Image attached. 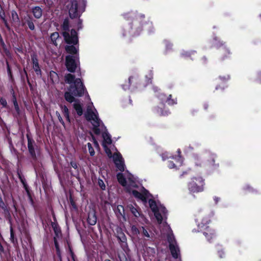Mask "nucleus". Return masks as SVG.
<instances>
[{
    "label": "nucleus",
    "instance_id": "nucleus-1",
    "mask_svg": "<svg viewBox=\"0 0 261 261\" xmlns=\"http://www.w3.org/2000/svg\"><path fill=\"white\" fill-rule=\"evenodd\" d=\"M117 179L126 190L127 192L132 194L138 200L142 201L143 203L146 204L148 201L149 207L153 213L158 223L163 227L161 229V232L163 234H167L168 236L169 231L165 227L164 223L166 221L167 215V211L165 206L159 201H156L151 198V195L143 187L137 185L136 180L133 175L126 172L124 173H119L117 175Z\"/></svg>",
    "mask_w": 261,
    "mask_h": 261
},
{
    "label": "nucleus",
    "instance_id": "nucleus-2",
    "mask_svg": "<svg viewBox=\"0 0 261 261\" xmlns=\"http://www.w3.org/2000/svg\"><path fill=\"white\" fill-rule=\"evenodd\" d=\"M85 117L86 119L92 124L94 133L97 135L102 134L103 139L102 146L109 158H113L116 168L119 171H124L125 168L124 161L121 154L119 152H115L112 155L111 150L108 147L112 143L111 136L107 132L106 127L99 118L98 112L94 108L92 102H90V105L88 106Z\"/></svg>",
    "mask_w": 261,
    "mask_h": 261
},
{
    "label": "nucleus",
    "instance_id": "nucleus-3",
    "mask_svg": "<svg viewBox=\"0 0 261 261\" xmlns=\"http://www.w3.org/2000/svg\"><path fill=\"white\" fill-rule=\"evenodd\" d=\"M124 17L127 20H130L127 25L123 28V36H136L140 34L142 31V28L146 30L149 33L154 31V28L152 23L149 20L145 21L142 24L143 19L144 15L142 14H137L134 12H130L124 14Z\"/></svg>",
    "mask_w": 261,
    "mask_h": 261
},
{
    "label": "nucleus",
    "instance_id": "nucleus-4",
    "mask_svg": "<svg viewBox=\"0 0 261 261\" xmlns=\"http://www.w3.org/2000/svg\"><path fill=\"white\" fill-rule=\"evenodd\" d=\"M65 81L70 85L68 91L65 92L64 94L65 100L70 103H72L76 100L74 96L81 97L85 93L86 96L89 101V103L87 105V108L90 102H92L81 79H76L74 75L68 73L65 76Z\"/></svg>",
    "mask_w": 261,
    "mask_h": 261
},
{
    "label": "nucleus",
    "instance_id": "nucleus-5",
    "mask_svg": "<svg viewBox=\"0 0 261 261\" xmlns=\"http://www.w3.org/2000/svg\"><path fill=\"white\" fill-rule=\"evenodd\" d=\"M214 215V212H211L209 214H199L196 218L198 228L200 231H203V234L209 242L215 239L216 236L215 230L207 226L211 221V217H213Z\"/></svg>",
    "mask_w": 261,
    "mask_h": 261
},
{
    "label": "nucleus",
    "instance_id": "nucleus-6",
    "mask_svg": "<svg viewBox=\"0 0 261 261\" xmlns=\"http://www.w3.org/2000/svg\"><path fill=\"white\" fill-rule=\"evenodd\" d=\"M216 155L209 151H205L200 153H194L193 154V161L198 167H216L215 164Z\"/></svg>",
    "mask_w": 261,
    "mask_h": 261
},
{
    "label": "nucleus",
    "instance_id": "nucleus-7",
    "mask_svg": "<svg viewBox=\"0 0 261 261\" xmlns=\"http://www.w3.org/2000/svg\"><path fill=\"white\" fill-rule=\"evenodd\" d=\"M86 1L85 0H73L68 5L69 14L71 18L79 17L85 11Z\"/></svg>",
    "mask_w": 261,
    "mask_h": 261
},
{
    "label": "nucleus",
    "instance_id": "nucleus-8",
    "mask_svg": "<svg viewBox=\"0 0 261 261\" xmlns=\"http://www.w3.org/2000/svg\"><path fill=\"white\" fill-rule=\"evenodd\" d=\"M69 21L67 19H65L62 24L63 36L64 40L67 43H76L78 41V37L76 32L72 29L69 30Z\"/></svg>",
    "mask_w": 261,
    "mask_h": 261
},
{
    "label": "nucleus",
    "instance_id": "nucleus-9",
    "mask_svg": "<svg viewBox=\"0 0 261 261\" xmlns=\"http://www.w3.org/2000/svg\"><path fill=\"white\" fill-rule=\"evenodd\" d=\"M164 224L165 225V227L169 231L167 239L169 243V248L171 254L174 258L177 259L180 255L179 248L177 244L170 226L166 223H164Z\"/></svg>",
    "mask_w": 261,
    "mask_h": 261
},
{
    "label": "nucleus",
    "instance_id": "nucleus-10",
    "mask_svg": "<svg viewBox=\"0 0 261 261\" xmlns=\"http://www.w3.org/2000/svg\"><path fill=\"white\" fill-rule=\"evenodd\" d=\"M204 180L201 177H193L188 184V189L191 193L201 192L204 190Z\"/></svg>",
    "mask_w": 261,
    "mask_h": 261
},
{
    "label": "nucleus",
    "instance_id": "nucleus-11",
    "mask_svg": "<svg viewBox=\"0 0 261 261\" xmlns=\"http://www.w3.org/2000/svg\"><path fill=\"white\" fill-rule=\"evenodd\" d=\"M79 64V56L68 55L66 57L65 65L69 72H75Z\"/></svg>",
    "mask_w": 261,
    "mask_h": 261
},
{
    "label": "nucleus",
    "instance_id": "nucleus-12",
    "mask_svg": "<svg viewBox=\"0 0 261 261\" xmlns=\"http://www.w3.org/2000/svg\"><path fill=\"white\" fill-rule=\"evenodd\" d=\"M172 159L175 160V162L174 163L173 161H169L168 162V166L169 168H175L177 169L178 167H180L182 164V159L181 156L178 154L177 156H172Z\"/></svg>",
    "mask_w": 261,
    "mask_h": 261
},
{
    "label": "nucleus",
    "instance_id": "nucleus-13",
    "mask_svg": "<svg viewBox=\"0 0 261 261\" xmlns=\"http://www.w3.org/2000/svg\"><path fill=\"white\" fill-rule=\"evenodd\" d=\"M77 43H68L69 45H67L65 47L66 51L67 53L71 54L70 55L73 56H79V46Z\"/></svg>",
    "mask_w": 261,
    "mask_h": 261
},
{
    "label": "nucleus",
    "instance_id": "nucleus-14",
    "mask_svg": "<svg viewBox=\"0 0 261 261\" xmlns=\"http://www.w3.org/2000/svg\"><path fill=\"white\" fill-rule=\"evenodd\" d=\"M127 207L136 218H141L143 220L144 219V215L141 214L140 209L138 206L135 205V206L132 204H129L127 205Z\"/></svg>",
    "mask_w": 261,
    "mask_h": 261
},
{
    "label": "nucleus",
    "instance_id": "nucleus-15",
    "mask_svg": "<svg viewBox=\"0 0 261 261\" xmlns=\"http://www.w3.org/2000/svg\"><path fill=\"white\" fill-rule=\"evenodd\" d=\"M159 98L162 101V102H166L169 105H173L176 103V99L171 98V95L169 94L168 96L164 93H161L158 95Z\"/></svg>",
    "mask_w": 261,
    "mask_h": 261
},
{
    "label": "nucleus",
    "instance_id": "nucleus-16",
    "mask_svg": "<svg viewBox=\"0 0 261 261\" xmlns=\"http://www.w3.org/2000/svg\"><path fill=\"white\" fill-rule=\"evenodd\" d=\"M31 58L33 63V69L37 74H40L41 70L39 65L38 61L36 55H33L31 56Z\"/></svg>",
    "mask_w": 261,
    "mask_h": 261
},
{
    "label": "nucleus",
    "instance_id": "nucleus-17",
    "mask_svg": "<svg viewBox=\"0 0 261 261\" xmlns=\"http://www.w3.org/2000/svg\"><path fill=\"white\" fill-rule=\"evenodd\" d=\"M87 222L91 225H94L96 223L97 217L94 211L89 213Z\"/></svg>",
    "mask_w": 261,
    "mask_h": 261
},
{
    "label": "nucleus",
    "instance_id": "nucleus-18",
    "mask_svg": "<svg viewBox=\"0 0 261 261\" xmlns=\"http://www.w3.org/2000/svg\"><path fill=\"white\" fill-rule=\"evenodd\" d=\"M73 108L79 116L83 113L82 103L79 100H76L73 103Z\"/></svg>",
    "mask_w": 261,
    "mask_h": 261
},
{
    "label": "nucleus",
    "instance_id": "nucleus-19",
    "mask_svg": "<svg viewBox=\"0 0 261 261\" xmlns=\"http://www.w3.org/2000/svg\"><path fill=\"white\" fill-rule=\"evenodd\" d=\"M139 75L138 73H134L129 78V83L130 85L136 86L138 83Z\"/></svg>",
    "mask_w": 261,
    "mask_h": 261
},
{
    "label": "nucleus",
    "instance_id": "nucleus-20",
    "mask_svg": "<svg viewBox=\"0 0 261 261\" xmlns=\"http://www.w3.org/2000/svg\"><path fill=\"white\" fill-rule=\"evenodd\" d=\"M51 41L53 44L57 46L58 42L60 40L59 34L58 32H54L50 35V36Z\"/></svg>",
    "mask_w": 261,
    "mask_h": 261
},
{
    "label": "nucleus",
    "instance_id": "nucleus-21",
    "mask_svg": "<svg viewBox=\"0 0 261 261\" xmlns=\"http://www.w3.org/2000/svg\"><path fill=\"white\" fill-rule=\"evenodd\" d=\"M60 108L61 109L62 112L64 114V116L66 117L67 120L70 122V117H69V113L68 108L66 106L61 105Z\"/></svg>",
    "mask_w": 261,
    "mask_h": 261
},
{
    "label": "nucleus",
    "instance_id": "nucleus-22",
    "mask_svg": "<svg viewBox=\"0 0 261 261\" xmlns=\"http://www.w3.org/2000/svg\"><path fill=\"white\" fill-rule=\"evenodd\" d=\"M115 212L116 214L117 215V217L122 216L124 217V209L122 205H117V207L115 209Z\"/></svg>",
    "mask_w": 261,
    "mask_h": 261
},
{
    "label": "nucleus",
    "instance_id": "nucleus-23",
    "mask_svg": "<svg viewBox=\"0 0 261 261\" xmlns=\"http://www.w3.org/2000/svg\"><path fill=\"white\" fill-rule=\"evenodd\" d=\"M33 13L36 18H39L42 16V10L39 7H35L33 9Z\"/></svg>",
    "mask_w": 261,
    "mask_h": 261
},
{
    "label": "nucleus",
    "instance_id": "nucleus-24",
    "mask_svg": "<svg viewBox=\"0 0 261 261\" xmlns=\"http://www.w3.org/2000/svg\"><path fill=\"white\" fill-rule=\"evenodd\" d=\"M28 146L30 153H31L32 156L35 157L36 155L35 152L34 148L33 147V143L30 139H28Z\"/></svg>",
    "mask_w": 261,
    "mask_h": 261
},
{
    "label": "nucleus",
    "instance_id": "nucleus-25",
    "mask_svg": "<svg viewBox=\"0 0 261 261\" xmlns=\"http://www.w3.org/2000/svg\"><path fill=\"white\" fill-rule=\"evenodd\" d=\"M243 189L245 191V193L250 192V193H255L256 192V190L251 187L249 185L246 184L245 185Z\"/></svg>",
    "mask_w": 261,
    "mask_h": 261
},
{
    "label": "nucleus",
    "instance_id": "nucleus-26",
    "mask_svg": "<svg viewBox=\"0 0 261 261\" xmlns=\"http://www.w3.org/2000/svg\"><path fill=\"white\" fill-rule=\"evenodd\" d=\"M195 54V53L194 51H188L182 50V52L181 53V55L183 57L188 58V57H191L192 55H193Z\"/></svg>",
    "mask_w": 261,
    "mask_h": 261
},
{
    "label": "nucleus",
    "instance_id": "nucleus-27",
    "mask_svg": "<svg viewBox=\"0 0 261 261\" xmlns=\"http://www.w3.org/2000/svg\"><path fill=\"white\" fill-rule=\"evenodd\" d=\"M11 17L12 21L15 22H19V19L17 13L14 10L11 11Z\"/></svg>",
    "mask_w": 261,
    "mask_h": 261
},
{
    "label": "nucleus",
    "instance_id": "nucleus-28",
    "mask_svg": "<svg viewBox=\"0 0 261 261\" xmlns=\"http://www.w3.org/2000/svg\"><path fill=\"white\" fill-rule=\"evenodd\" d=\"M164 43L165 45L166 50L167 52L171 49L172 44L169 41L164 40Z\"/></svg>",
    "mask_w": 261,
    "mask_h": 261
},
{
    "label": "nucleus",
    "instance_id": "nucleus-29",
    "mask_svg": "<svg viewBox=\"0 0 261 261\" xmlns=\"http://www.w3.org/2000/svg\"><path fill=\"white\" fill-rule=\"evenodd\" d=\"M220 51L222 54H226L224 56V57H227V55H228L230 53L229 50L228 48H227L225 46L222 47L220 48Z\"/></svg>",
    "mask_w": 261,
    "mask_h": 261
},
{
    "label": "nucleus",
    "instance_id": "nucleus-30",
    "mask_svg": "<svg viewBox=\"0 0 261 261\" xmlns=\"http://www.w3.org/2000/svg\"><path fill=\"white\" fill-rule=\"evenodd\" d=\"M87 146L88 147L90 154L91 156H93L95 154V151L92 146V144L90 143H88Z\"/></svg>",
    "mask_w": 261,
    "mask_h": 261
},
{
    "label": "nucleus",
    "instance_id": "nucleus-31",
    "mask_svg": "<svg viewBox=\"0 0 261 261\" xmlns=\"http://www.w3.org/2000/svg\"><path fill=\"white\" fill-rule=\"evenodd\" d=\"M0 17L3 20L5 26L8 28L9 29V27L8 25V22L7 20L5 18V15L4 13H2L0 12Z\"/></svg>",
    "mask_w": 261,
    "mask_h": 261
},
{
    "label": "nucleus",
    "instance_id": "nucleus-32",
    "mask_svg": "<svg viewBox=\"0 0 261 261\" xmlns=\"http://www.w3.org/2000/svg\"><path fill=\"white\" fill-rule=\"evenodd\" d=\"M131 231L132 233L134 235H138L140 233L139 230L135 225H132L131 226Z\"/></svg>",
    "mask_w": 261,
    "mask_h": 261
},
{
    "label": "nucleus",
    "instance_id": "nucleus-33",
    "mask_svg": "<svg viewBox=\"0 0 261 261\" xmlns=\"http://www.w3.org/2000/svg\"><path fill=\"white\" fill-rule=\"evenodd\" d=\"M157 113L160 115H163V116H165V115H167L169 113V112L168 110H165L164 112L163 111H162L161 109H157Z\"/></svg>",
    "mask_w": 261,
    "mask_h": 261
},
{
    "label": "nucleus",
    "instance_id": "nucleus-34",
    "mask_svg": "<svg viewBox=\"0 0 261 261\" xmlns=\"http://www.w3.org/2000/svg\"><path fill=\"white\" fill-rule=\"evenodd\" d=\"M50 79H51V80L54 82V81H56L58 79V75L57 74L53 71H51L50 72Z\"/></svg>",
    "mask_w": 261,
    "mask_h": 261
},
{
    "label": "nucleus",
    "instance_id": "nucleus-35",
    "mask_svg": "<svg viewBox=\"0 0 261 261\" xmlns=\"http://www.w3.org/2000/svg\"><path fill=\"white\" fill-rule=\"evenodd\" d=\"M141 228L142 229V234L147 238H150V235L148 231L144 227H142Z\"/></svg>",
    "mask_w": 261,
    "mask_h": 261
},
{
    "label": "nucleus",
    "instance_id": "nucleus-36",
    "mask_svg": "<svg viewBox=\"0 0 261 261\" xmlns=\"http://www.w3.org/2000/svg\"><path fill=\"white\" fill-rule=\"evenodd\" d=\"M0 103L3 106V107L4 108H6L8 107V105H7V100L5 98H1L0 99Z\"/></svg>",
    "mask_w": 261,
    "mask_h": 261
},
{
    "label": "nucleus",
    "instance_id": "nucleus-37",
    "mask_svg": "<svg viewBox=\"0 0 261 261\" xmlns=\"http://www.w3.org/2000/svg\"><path fill=\"white\" fill-rule=\"evenodd\" d=\"M229 78H230L229 76L228 75H225L223 76H219V80L221 82H223L228 81L229 79Z\"/></svg>",
    "mask_w": 261,
    "mask_h": 261
},
{
    "label": "nucleus",
    "instance_id": "nucleus-38",
    "mask_svg": "<svg viewBox=\"0 0 261 261\" xmlns=\"http://www.w3.org/2000/svg\"><path fill=\"white\" fill-rule=\"evenodd\" d=\"M98 185H99V187L101 188V189H102V190H105V189L106 186H105L103 181L102 180L99 179L98 180Z\"/></svg>",
    "mask_w": 261,
    "mask_h": 261
},
{
    "label": "nucleus",
    "instance_id": "nucleus-39",
    "mask_svg": "<svg viewBox=\"0 0 261 261\" xmlns=\"http://www.w3.org/2000/svg\"><path fill=\"white\" fill-rule=\"evenodd\" d=\"M28 27L29 28V29L31 30H34L35 29V26L34 25V23L33 22L31 21H29L28 22Z\"/></svg>",
    "mask_w": 261,
    "mask_h": 261
},
{
    "label": "nucleus",
    "instance_id": "nucleus-40",
    "mask_svg": "<svg viewBox=\"0 0 261 261\" xmlns=\"http://www.w3.org/2000/svg\"><path fill=\"white\" fill-rule=\"evenodd\" d=\"M14 106L15 110L16 111L17 114H20V109H19V107L18 103L15 102L14 104Z\"/></svg>",
    "mask_w": 261,
    "mask_h": 261
},
{
    "label": "nucleus",
    "instance_id": "nucleus-41",
    "mask_svg": "<svg viewBox=\"0 0 261 261\" xmlns=\"http://www.w3.org/2000/svg\"><path fill=\"white\" fill-rule=\"evenodd\" d=\"M54 242H55V247L56 248L57 254L59 256H60V250H59V245L57 243V241H56V240L55 239Z\"/></svg>",
    "mask_w": 261,
    "mask_h": 261
},
{
    "label": "nucleus",
    "instance_id": "nucleus-42",
    "mask_svg": "<svg viewBox=\"0 0 261 261\" xmlns=\"http://www.w3.org/2000/svg\"><path fill=\"white\" fill-rule=\"evenodd\" d=\"M56 115L57 116L59 121L64 125V121L62 119L60 113L58 112H56Z\"/></svg>",
    "mask_w": 261,
    "mask_h": 261
},
{
    "label": "nucleus",
    "instance_id": "nucleus-43",
    "mask_svg": "<svg viewBox=\"0 0 261 261\" xmlns=\"http://www.w3.org/2000/svg\"><path fill=\"white\" fill-rule=\"evenodd\" d=\"M146 79H147V83L148 84L150 83L152 77V73L151 72H150L148 75V77L147 76H146Z\"/></svg>",
    "mask_w": 261,
    "mask_h": 261
},
{
    "label": "nucleus",
    "instance_id": "nucleus-44",
    "mask_svg": "<svg viewBox=\"0 0 261 261\" xmlns=\"http://www.w3.org/2000/svg\"><path fill=\"white\" fill-rule=\"evenodd\" d=\"M92 141L94 143V146L96 148H98L99 147V144H98L97 141L96 140V139L93 136H92Z\"/></svg>",
    "mask_w": 261,
    "mask_h": 261
},
{
    "label": "nucleus",
    "instance_id": "nucleus-45",
    "mask_svg": "<svg viewBox=\"0 0 261 261\" xmlns=\"http://www.w3.org/2000/svg\"><path fill=\"white\" fill-rule=\"evenodd\" d=\"M218 254L220 258H222L224 256V252L222 250L218 251Z\"/></svg>",
    "mask_w": 261,
    "mask_h": 261
},
{
    "label": "nucleus",
    "instance_id": "nucleus-46",
    "mask_svg": "<svg viewBox=\"0 0 261 261\" xmlns=\"http://www.w3.org/2000/svg\"><path fill=\"white\" fill-rule=\"evenodd\" d=\"M71 165L73 168H74V169L77 168V165L75 162H71Z\"/></svg>",
    "mask_w": 261,
    "mask_h": 261
},
{
    "label": "nucleus",
    "instance_id": "nucleus-47",
    "mask_svg": "<svg viewBox=\"0 0 261 261\" xmlns=\"http://www.w3.org/2000/svg\"><path fill=\"white\" fill-rule=\"evenodd\" d=\"M167 158H168L167 153H165L162 154V159L163 160H165Z\"/></svg>",
    "mask_w": 261,
    "mask_h": 261
},
{
    "label": "nucleus",
    "instance_id": "nucleus-48",
    "mask_svg": "<svg viewBox=\"0 0 261 261\" xmlns=\"http://www.w3.org/2000/svg\"><path fill=\"white\" fill-rule=\"evenodd\" d=\"M214 200L216 204L218 203V202L220 200V198L218 197H216V196H215L214 197Z\"/></svg>",
    "mask_w": 261,
    "mask_h": 261
},
{
    "label": "nucleus",
    "instance_id": "nucleus-49",
    "mask_svg": "<svg viewBox=\"0 0 261 261\" xmlns=\"http://www.w3.org/2000/svg\"><path fill=\"white\" fill-rule=\"evenodd\" d=\"M5 206L4 203L3 202L2 198L0 197V206L4 208Z\"/></svg>",
    "mask_w": 261,
    "mask_h": 261
},
{
    "label": "nucleus",
    "instance_id": "nucleus-50",
    "mask_svg": "<svg viewBox=\"0 0 261 261\" xmlns=\"http://www.w3.org/2000/svg\"><path fill=\"white\" fill-rule=\"evenodd\" d=\"M13 104H14L15 102H17L16 98L15 95H13Z\"/></svg>",
    "mask_w": 261,
    "mask_h": 261
},
{
    "label": "nucleus",
    "instance_id": "nucleus-51",
    "mask_svg": "<svg viewBox=\"0 0 261 261\" xmlns=\"http://www.w3.org/2000/svg\"><path fill=\"white\" fill-rule=\"evenodd\" d=\"M214 39H215V42H214L215 45L218 46L219 41L218 42L216 38H215Z\"/></svg>",
    "mask_w": 261,
    "mask_h": 261
},
{
    "label": "nucleus",
    "instance_id": "nucleus-52",
    "mask_svg": "<svg viewBox=\"0 0 261 261\" xmlns=\"http://www.w3.org/2000/svg\"><path fill=\"white\" fill-rule=\"evenodd\" d=\"M13 238H14V234H13V230H12V229H11V238L12 239H13Z\"/></svg>",
    "mask_w": 261,
    "mask_h": 261
},
{
    "label": "nucleus",
    "instance_id": "nucleus-53",
    "mask_svg": "<svg viewBox=\"0 0 261 261\" xmlns=\"http://www.w3.org/2000/svg\"><path fill=\"white\" fill-rule=\"evenodd\" d=\"M7 69H8V72L9 74H11V71H10V67H9V65H7Z\"/></svg>",
    "mask_w": 261,
    "mask_h": 261
},
{
    "label": "nucleus",
    "instance_id": "nucleus-54",
    "mask_svg": "<svg viewBox=\"0 0 261 261\" xmlns=\"http://www.w3.org/2000/svg\"><path fill=\"white\" fill-rule=\"evenodd\" d=\"M123 88L124 90H126L129 89V87H127V86H125L123 85Z\"/></svg>",
    "mask_w": 261,
    "mask_h": 261
},
{
    "label": "nucleus",
    "instance_id": "nucleus-55",
    "mask_svg": "<svg viewBox=\"0 0 261 261\" xmlns=\"http://www.w3.org/2000/svg\"><path fill=\"white\" fill-rule=\"evenodd\" d=\"M259 80L261 82V72L258 73Z\"/></svg>",
    "mask_w": 261,
    "mask_h": 261
},
{
    "label": "nucleus",
    "instance_id": "nucleus-56",
    "mask_svg": "<svg viewBox=\"0 0 261 261\" xmlns=\"http://www.w3.org/2000/svg\"><path fill=\"white\" fill-rule=\"evenodd\" d=\"M158 87H153V90H154L155 92L157 91H158Z\"/></svg>",
    "mask_w": 261,
    "mask_h": 261
},
{
    "label": "nucleus",
    "instance_id": "nucleus-57",
    "mask_svg": "<svg viewBox=\"0 0 261 261\" xmlns=\"http://www.w3.org/2000/svg\"><path fill=\"white\" fill-rule=\"evenodd\" d=\"M178 153L179 154L180 153V151L179 150H178Z\"/></svg>",
    "mask_w": 261,
    "mask_h": 261
},
{
    "label": "nucleus",
    "instance_id": "nucleus-58",
    "mask_svg": "<svg viewBox=\"0 0 261 261\" xmlns=\"http://www.w3.org/2000/svg\"><path fill=\"white\" fill-rule=\"evenodd\" d=\"M216 89L217 90H218L219 88H218V87H217L216 88Z\"/></svg>",
    "mask_w": 261,
    "mask_h": 261
},
{
    "label": "nucleus",
    "instance_id": "nucleus-59",
    "mask_svg": "<svg viewBox=\"0 0 261 261\" xmlns=\"http://www.w3.org/2000/svg\"><path fill=\"white\" fill-rule=\"evenodd\" d=\"M105 261H111V260H109V259H107V260H106Z\"/></svg>",
    "mask_w": 261,
    "mask_h": 261
},
{
    "label": "nucleus",
    "instance_id": "nucleus-60",
    "mask_svg": "<svg viewBox=\"0 0 261 261\" xmlns=\"http://www.w3.org/2000/svg\"><path fill=\"white\" fill-rule=\"evenodd\" d=\"M178 261H180V259H179Z\"/></svg>",
    "mask_w": 261,
    "mask_h": 261
},
{
    "label": "nucleus",
    "instance_id": "nucleus-61",
    "mask_svg": "<svg viewBox=\"0 0 261 261\" xmlns=\"http://www.w3.org/2000/svg\"><path fill=\"white\" fill-rule=\"evenodd\" d=\"M260 16L261 17V14L260 15Z\"/></svg>",
    "mask_w": 261,
    "mask_h": 261
}]
</instances>
